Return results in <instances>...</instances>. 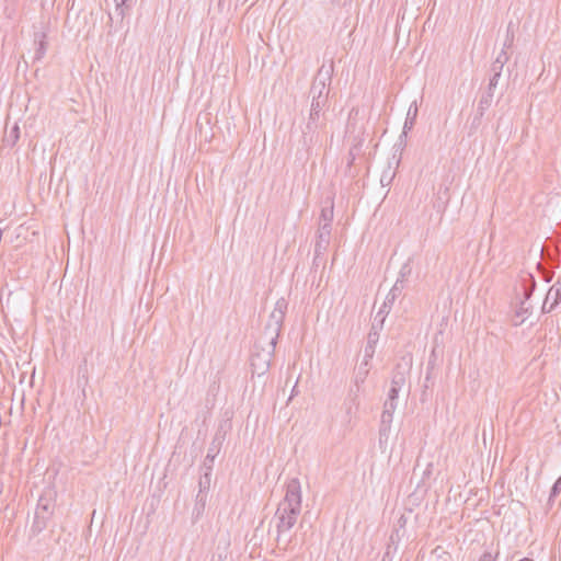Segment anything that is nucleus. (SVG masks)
Here are the masks:
<instances>
[{
  "label": "nucleus",
  "instance_id": "f257e3e1",
  "mask_svg": "<svg viewBox=\"0 0 561 561\" xmlns=\"http://www.w3.org/2000/svg\"><path fill=\"white\" fill-rule=\"evenodd\" d=\"M301 512V485L297 478L290 479L286 484L285 497L279 502L274 514L276 520V545L278 548L287 550L291 537H285L297 523V518Z\"/></svg>",
  "mask_w": 561,
  "mask_h": 561
},
{
  "label": "nucleus",
  "instance_id": "f03ea898",
  "mask_svg": "<svg viewBox=\"0 0 561 561\" xmlns=\"http://www.w3.org/2000/svg\"><path fill=\"white\" fill-rule=\"evenodd\" d=\"M56 507V491L51 488H46L37 500V505L34 512L33 522L30 526L28 538L37 537L45 530L55 512Z\"/></svg>",
  "mask_w": 561,
  "mask_h": 561
},
{
  "label": "nucleus",
  "instance_id": "7ed1b4c3",
  "mask_svg": "<svg viewBox=\"0 0 561 561\" xmlns=\"http://www.w3.org/2000/svg\"><path fill=\"white\" fill-rule=\"evenodd\" d=\"M287 308L288 302L285 298H280L276 301L275 308L270 314V319L264 330V335L267 339L268 345H276L284 323Z\"/></svg>",
  "mask_w": 561,
  "mask_h": 561
},
{
  "label": "nucleus",
  "instance_id": "20e7f679",
  "mask_svg": "<svg viewBox=\"0 0 561 561\" xmlns=\"http://www.w3.org/2000/svg\"><path fill=\"white\" fill-rule=\"evenodd\" d=\"M276 345H268V350H262L261 352H254L251 355V371L252 375L259 377L264 376L271 366V360L274 356Z\"/></svg>",
  "mask_w": 561,
  "mask_h": 561
},
{
  "label": "nucleus",
  "instance_id": "39448f33",
  "mask_svg": "<svg viewBox=\"0 0 561 561\" xmlns=\"http://www.w3.org/2000/svg\"><path fill=\"white\" fill-rule=\"evenodd\" d=\"M333 70H334L333 60H331L328 66L325 64H323L319 68L317 76H316V78L311 84V88H310V93L312 94V96L314 94H318V91H321V95H327V96L329 95L330 90L327 88V83L331 82Z\"/></svg>",
  "mask_w": 561,
  "mask_h": 561
},
{
  "label": "nucleus",
  "instance_id": "423d86ee",
  "mask_svg": "<svg viewBox=\"0 0 561 561\" xmlns=\"http://www.w3.org/2000/svg\"><path fill=\"white\" fill-rule=\"evenodd\" d=\"M319 127L320 122L308 117V122L306 123L305 128L301 129V134L298 139L299 148L305 149L308 152L311 149V147L318 142Z\"/></svg>",
  "mask_w": 561,
  "mask_h": 561
},
{
  "label": "nucleus",
  "instance_id": "0eeeda50",
  "mask_svg": "<svg viewBox=\"0 0 561 561\" xmlns=\"http://www.w3.org/2000/svg\"><path fill=\"white\" fill-rule=\"evenodd\" d=\"M222 442H224V435H220L219 432L216 433L215 437L213 438V440L208 447V451H207V455H206L204 463H203V468L205 470H208V471L213 470V462L220 451Z\"/></svg>",
  "mask_w": 561,
  "mask_h": 561
},
{
  "label": "nucleus",
  "instance_id": "6e6552de",
  "mask_svg": "<svg viewBox=\"0 0 561 561\" xmlns=\"http://www.w3.org/2000/svg\"><path fill=\"white\" fill-rule=\"evenodd\" d=\"M329 244L323 242L322 240H316L314 243V255L312 261L311 270L317 272L318 268H321L322 271L325 268L327 259H325V252L328 250Z\"/></svg>",
  "mask_w": 561,
  "mask_h": 561
},
{
  "label": "nucleus",
  "instance_id": "1a4fd4ad",
  "mask_svg": "<svg viewBox=\"0 0 561 561\" xmlns=\"http://www.w3.org/2000/svg\"><path fill=\"white\" fill-rule=\"evenodd\" d=\"M327 103V95H321V91H318V94L312 96L309 118L320 122L321 116L324 115L323 110L325 108Z\"/></svg>",
  "mask_w": 561,
  "mask_h": 561
},
{
  "label": "nucleus",
  "instance_id": "9d476101",
  "mask_svg": "<svg viewBox=\"0 0 561 561\" xmlns=\"http://www.w3.org/2000/svg\"><path fill=\"white\" fill-rule=\"evenodd\" d=\"M392 419H393L392 413H389L388 411H382L380 426H379V445L380 446H382V444H387V442H388Z\"/></svg>",
  "mask_w": 561,
  "mask_h": 561
},
{
  "label": "nucleus",
  "instance_id": "9b49d317",
  "mask_svg": "<svg viewBox=\"0 0 561 561\" xmlns=\"http://www.w3.org/2000/svg\"><path fill=\"white\" fill-rule=\"evenodd\" d=\"M546 304H550V309H556L561 305V277L550 287L546 295Z\"/></svg>",
  "mask_w": 561,
  "mask_h": 561
},
{
  "label": "nucleus",
  "instance_id": "f8f14e48",
  "mask_svg": "<svg viewBox=\"0 0 561 561\" xmlns=\"http://www.w3.org/2000/svg\"><path fill=\"white\" fill-rule=\"evenodd\" d=\"M46 37L47 35L45 32L34 33V43L37 45L34 55V60H41L45 56L48 46Z\"/></svg>",
  "mask_w": 561,
  "mask_h": 561
},
{
  "label": "nucleus",
  "instance_id": "ddd939ff",
  "mask_svg": "<svg viewBox=\"0 0 561 561\" xmlns=\"http://www.w3.org/2000/svg\"><path fill=\"white\" fill-rule=\"evenodd\" d=\"M408 373L409 370L405 367H403L401 364H398L393 369L390 386L402 389L407 382Z\"/></svg>",
  "mask_w": 561,
  "mask_h": 561
},
{
  "label": "nucleus",
  "instance_id": "4468645a",
  "mask_svg": "<svg viewBox=\"0 0 561 561\" xmlns=\"http://www.w3.org/2000/svg\"><path fill=\"white\" fill-rule=\"evenodd\" d=\"M371 359H365L363 358L362 363L359 364L355 377H354V383L357 388V391L360 389V385H363L369 374V363Z\"/></svg>",
  "mask_w": 561,
  "mask_h": 561
},
{
  "label": "nucleus",
  "instance_id": "2eb2a0df",
  "mask_svg": "<svg viewBox=\"0 0 561 561\" xmlns=\"http://www.w3.org/2000/svg\"><path fill=\"white\" fill-rule=\"evenodd\" d=\"M417 116V105L416 102H413L408 111L407 118L403 125V131L400 136V139L402 140L403 137H407V134L409 130H411L415 124Z\"/></svg>",
  "mask_w": 561,
  "mask_h": 561
},
{
  "label": "nucleus",
  "instance_id": "dca6fc26",
  "mask_svg": "<svg viewBox=\"0 0 561 561\" xmlns=\"http://www.w3.org/2000/svg\"><path fill=\"white\" fill-rule=\"evenodd\" d=\"M362 147V140H358L356 144H354L347 154V164H346V171L345 174L350 178H355V174L352 173V167L354 164V161L356 159V156L360 151Z\"/></svg>",
  "mask_w": 561,
  "mask_h": 561
},
{
  "label": "nucleus",
  "instance_id": "f3484780",
  "mask_svg": "<svg viewBox=\"0 0 561 561\" xmlns=\"http://www.w3.org/2000/svg\"><path fill=\"white\" fill-rule=\"evenodd\" d=\"M522 283H523V295H524V301L526 302V300H528L534 290H535V287H536V280H535V277L531 275V274H526L525 276L522 277Z\"/></svg>",
  "mask_w": 561,
  "mask_h": 561
},
{
  "label": "nucleus",
  "instance_id": "a211bd4d",
  "mask_svg": "<svg viewBox=\"0 0 561 561\" xmlns=\"http://www.w3.org/2000/svg\"><path fill=\"white\" fill-rule=\"evenodd\" d=\"M116 13L123 19L137 3V0H115Z\"/></svg>",
  "mask_w": 561,
  "mask_h": 561
},
{
  "label": "nucleus",
  "instance_id": "6ab92c4d",
  "mask_svg": "<svg viewBox=\"0 0 561 561\" xmlns=\"http://www.w3.org/2000/svg\"><path fill=\"white\" fill-rule=\"evenodd\" d=\"M378 340L379 337L375 336V333H368L367 343L364 350L365 359H373Z\"/></svg>",
  "mask_w": 561,
  "mask_h": 561
},
{
  "label": "nucleus",
  "instance_id": "aec40b11",
  "mask_svg": "<svg viewBox=\"0 0 561 561\" xmlns=\"http://www.w3.org/2000/svg\"><path fill=\"white\" fill-rule=\"evenodd\" d=\"M20 138V127L19 125L15 123L12 128L10 129L9 133H5L4 137H3V142L7 145V146H10V147H13L16 141L19 140Z\"/></svg>",
  "mask_w": 561,
  "mask_h": 561
},
{
  "label": "nucleus",
  "instance_id": "412c9836",
  "mask_svg": "<svg viewBox=\"0 0 561 561\" xmlns=\"http://www.w3.org/2000/svg\"><path fill=\"white\" fill-rule=\"evenodd\" d=\"M328 203H329V205L323 207L320 213V222H322V224H331L333 220V215H334L333 199H330Z\"/></svg>",
  "mask_w": 561,
  "mask_h": 561
},
{
  "label": "nucleus",
  "instance_id": "4be33fe9",
  "mask_svg": "<svg viewBox=\"0 0 561 561\" xmlns=\"http://www.w3.org/2000/svg\"><path fill=\"white\" fill-rule=\"evenodd\" d=\"M529 311V307H526V302L522 301L519 308L515 311V317L513 319V325L519 327L525 321V314Z\"/></svg>",
  "mask_w": 561,
  "mask_h": 561
},
{
  "label": "nucleus",
  "instance_id": "5701e85b",
  "mask_svg": "<svg viewBox=\"0 0 561 561\" xmlns=\"http://www.w3.org/2000/svg\"><path fill=\"white\" fill-rule=\"evenodd\" d=\"M323 242L330 244L331 239V224H322L319 222V229L317 233V240H322Z\"/></svg>",
  "mask_w": 561,
  "mask_h": 561
},
{
  "label": "nucleus",
  "instance_id": "b1692460",
  "mask_svg": "<svg viewBox=\"0 0 561 561\" xmlns=\"http://www.w3.org/2000/svg\"><path fill=\"white\" fill-rule=\"evenodd\" d=\"M404 286L398 283H394L390 291L386 297V306H392L396 299L401 295Z\"/></svg>",
  "mask_w": 561,
  "mask_h": 561
},
{
  "label": "nucleus",
  "instance_id": "393cba45",
  "mask_svg": "<svg viewBox=\"0 0 561 561\" xmlns=\"http://www.w3.org/2000/svg\"><path fill=\"white\" fill-rule=\"evenodd\" d=\"M411 273H412V267H411L410 263L409 262L404 263L399 271V276H398L396 283L404 286V283L408 279V277L411 275Z\"/></svg>",
  "mask_w": 561,
  "mask_h": 561
},
{
  "label": "nucleus",
  "instance_id": "a878e982",
  "mask_svg": "<svg viewBox=\"0 0 561 561\" xmlns=\"http://www.w3.org/2000/svg\"><path fill=\"white\" fill-rule=\"evenodd\" d=\"M358 392L359 391H357V388L355 390L351 389V391L348 393V398H347V400L350 401V405L347 407V410H346L347 414L352 413L353 407L355 408V410H358V407H359Z\"/></svg>",
  "mask_w": 561,
  "mask_h": 561
},
{
  "label": "nucleus",
  "instance_id": "bb28decb",
  "mask_svg": "<svg viewBox=\"0 0 561 561\" xmlns=\"http://www.w3.org/2000/svg\"><path fill=\"white\" fill-rule=\"evenodd\" d=\"M492 102L493 98H490V95L482 94L479 100L477 111L480 112V114H485L486 110H489L490 106L492 105Z\"/></svg>",
  "mask_w": 561,
  "mask_h": 561
},
{
  "label": "nucleus",
  "instance_id": "cd10ccee",
  "mask_svg": "<svg viewBox=\"0 0 561 561\" xmlns=\"http://www.w3.org/2000/svg\"><path fill=\"white\" fill-rule=\"evenodd\" d=\"M210 474H211V471L205 470L204 474L201 477L199 482H198V486H199L198 492H203V493L208 492L209 486H210Z\"/></svg>",
  "mask_w": 561,
  "mask_h": 561
},
{
  "label": "nucleus",
  "instance_id": "c85d7f7f",
  "mask_svg": "<svg viewBox=\"0 0 561 561\" xmlns=\"http://www.w3.org/2000/svg\"><path fill=\"white\" fill-rule=\"evenodd\" d=\"M483 116L484 114H480V112L476 111V114L470 122L469 136L473 135L481 126Z\"/></svg>",
  "mask_w": 561,
  "mask_h": 561
},
{
  "label": "nucleus",
  "instance_id": "c756f323",
  "mask_svg": "<svg viewBox=\"0 0 561 561\" xmlns=\"http://www.w3.org/2000/svg\"><path fill=\"white\" fill-rule=\"evenodd\" d=\"M207 500V493L198 492L196 495L195 510L199 514L204 510Z\"/></svg>",
  "mask_w": 561,
  "mask_h": 561
},
{
  "label": "nucleus",
  "instance_id": "7c9ffc66",
  "mask_svg": "<svg viewBox=\"0 0 561 561\" xmlns=\"http://www.w3.org/2000/svg\"><path fill=\"white\" fill-rule=\"evenodd\" d=\"M561 492V476L556 480L553 483L550 494H549V502H551L556 496H558Z\"/></svg>",
  "mask_w": 561,
  "mask_h": 561
},
{
  "label": "nucleus",
  "instance_id": "2f4dec72",
  "mask_svg": "<svg viewBox=\"0 0 561 561\" xmlns=\"http://www.w3.org/2000/svg\"><path fill=\"white\" fill-rule=\"evenodd\" d=\"M500 554L499 549L493 553L492 551H484L479 561H495Z\"/></svg>",
  "mask_w": 561,
  "mask_h": 561
},
{
  "label": "nucleus",
  "instance_id": "473e14b6",
  "mask_svg": "<svg viewBox=\"0 0 561 561\" xmlns=\"http://www.w3.org/2000/svg\"><path fill=\"white\" fill-rule=\"evenodd\" d=\"M495 60L499 64H502L503 66H505V64L510 60V55L507 54V51L505 49H502L500 51V54L497 55V57L495 58Z\"/></svg>",
  "mask_w": 561,
  "mask_h": 561
},
{
  "label": "nucleus",
  "instance_id": "72a5a7b5",
  "mask_svg": "<svg viewBox=\"0 0 561 561\" xmlns=\"http://www.w3.org/2000/svg\"><path fill=\"white\" fill-rule=\"evenodd\" d=\"M401 389L390 386L387 400L397 401Z\"/></svg>",
  "mask_w": 561,
  "mask_h": 561
},
{
  "label": "nucleus",
  "instance_id": "f704fd0d",
  "mask_svg": "<svg viewBox=\"0 0 561 561\" xmlns=\"http://www.w3.org/2000/svg\"><path fill=\"white\" fill-rule=\"evenodd\" d=\"M397 409V401L386 400L383 403V411H388L389 413H394Z\"/></svg>",
  "mask_w": 561,
  "mask_h": 561
},
{
  "label": "nucleus",
  "instance_id": "c9c22d12",
  "mask_svg": "<svg viewBox=\"0 0 561 561\" xmlns=\"http://www.w3.org/2000/svg\"><path fill=\"white\" fill-rule=\"evenodd\" d=\"M503 65L502 64H499L496 60H494L491 65V73H495V76L499 73V75H502V70H503Z\"/></svg>",
  "mask_w": 561,
  "mask_h": 561
},
{
  "label": "nucleus",
  "instance_id": "e433bc0d",
  "mask_svg": "<svg viewBox=\"0 0 561 561\" xmlns=\"http://www.w3.org/2000/svg\"><path fill=\"white\" fill-rule=\"evenodd\" d=\"M394 176V173L389 174L388 172H383L380 179L382 186L389 185Z\"/></svg>",
  "mask_w": 561,
  "mask_h": 561
},
{
  "label": "nucleus",
  "instance_id": "4c0bfd02",
  "mask_svg": "<svg viewBox=\"0 0 561 561\" xmlns=\"http://www.w3.org/2000/svg\"><path fill=\"white\" fill-rule=\"evenodd\" d=\"M434 356V351L432 352V356ZM434 365H435V359L433 358H430L428 363H427V373H426V378L425 380L428 381L430 378H431V374H432V370L434 369Z\"/></svg>",
  "mask_w": 561,
  "mask_h": 561
},
{
  "label": "nucleus",
  "instance_id": "58836bf2",
  "mask_svg": "<svg viewBox=\"0 0 561 561\" xmlns=\"http://www.w3.org/2000/svg\"><path fill=\"white\" fill-rule=\"evenodd\" d=\"M513 42H514V34L513 33L510 34V32H507L506 39L504 42V46L502 49L506 50V49L511 48L513 46Z\"/></svg>",
  "mask_w": 561,
  "mask_h": 561
},
{
  "label": "nucleus",
  "instance_id": "ea45409f",
  "mask_svg": "<svg viewBox=\"0 0 561 561\" xmlns=\"http://www.w3.org/2000/svg\"><path fill=\"white\" fill-rule=\"evenodd\" d=\"M501 78V75H496L495 73H491L490 78H489V84L491 87H496L497 83H499V79Z\"/></svg>",
  "mask_w": 561,
  "mask_h": 561
},
{
  "label": "nucleus",
  "instance_id": "a19ab883",
  "mask_svg": "<svg viewBox=\"0 0 561 561\" xmlns=\"http://www.w3.org/2000/svg\"><path fill=\"white\" fill-rule=\"evenodd\" d=\"M496 87H491L488 84L485 91L482 93L483 95H490V98H494V90Z\"/></svg>",
  "mask_w": 561,
  "mask_h": 561
},
{
  "label": "nucleus",
  "instance_id": "79ce46f5",
  "mask_svg": "<svg viewBox=\"0 0 561 561\" xmlns=\"http://www.w3.org/2000/svg\"><path fill=\"white\" fill-rule=\"evenodd\" d=\"M333 3L340 7H345L347 4H351L353 0H331Z\"/></svg>",
  "mask_w": 561,
  "mask_h": 561
},
{
  "label": "nucleus",
  "instance_id": "37998d69",
  "mask_svg": "<svg viewBox=\"0 0 561 561\" xmlns=\"http://www.w3.org/2000/svg\"><path fill=\"white\" fill-rule=\"evenodd\" d=\"M391 306H386V301L383 302L382 307L380 308L378 314H381V313H389V310H390Z\"/></svg>",
  "mask_w": 561,
  "mask_h": 561
},
{
  "label": "nucleus",
  "instance_id": "c03bdc74",
  "mask_svg": "<svg viewBox=\"0 0 561 561\" xmlns=\"http://www.w3.org/2000/svg\"><path fill=\"white\" fill-rule=\"evenodd\" d=\"M196 128L198 129L199 134L203 135V123L201 122V116H198L196 121Z\"/></svg>",
  "mask_w": 561,
  "mask_h": 561
},
{
  "label": "nucleus",
  "instance_id": "a18cd8bd",
  "mask_svg": "<svg viewBox=\"0 0 561 561\" xmlns=\"http://www.w3.org/2000/svg\"><path fill=\"white\" fill-rule=\"evenodd\" d=\"M553 309H550V305L548 306V304H546V300L543 301V305H542V308H541V311L543 313H549L551 312Z\"/></svg>",
  "mask_w": 561,
  "mask_h": 561
},
{
  "label": "nucleus",
  "instance_id": "49530a36",
  "mask_svg": "<svg viewBox=\"0 0 561 561\" xmlns=\"http://www.w3.org/2000/svg\"><path fill=\"white\" fill-rule=\"evenodd\" d=\"M368 333H375V336L379 337V331L375 324L371 325Z\"/></svg>",
  "mask_w": 561,
  "mask_h": 561
},
{
  "label": "nucleus",
  "instance_id": "de8ad7c7",
  "mask_svg": "<svg viewBox=\"0 0 561 561\" xmlns=\"http://www.w3.org/2000/svg\"><path fill=\"white\" fill-rule=\"evenodd\" d=\"M382 561H391L389 549L383 553Z\"/></svg>",
  "mask_w": 561,
  "mask_h": 561
},
{
  "label": "nucleus",
  "instance_id": "09e8293b",
  "mask_svg": "<svg viewBox=\"0 0 561 561\" xmlns=\"http://www.w3.org/2000/svg\"><path fill=\"white\" fill-rule=\"evenodd\" d=\"M210 561H224V559H222L221 554H218L217 558L215 556H213Z\"/></svg>",
  "mask_w": 561,
  "mask_h": 561
},
{
  "label": "nucleus",
  "instance_id": "8fccbe9b",
  "mask_svg": "<svg viewBox=\"0 0 561 561\" xmlns=\"http://www.w3.org/2000/svg\"><path fill=\"white\" fill-rule=\"evenodd\" d=\"M209 114H206L205 115V121H206V125L209 126L210 122H209V117H208ZM209 130H211V127H208Z\"/></svg>",
  "mask_w": 561,
  "mask_h": 561
},
{
  "label": "nucleus",
  "instance_id": "3c124183",
  "mask_svg": "<svg viewBox=\"0 0 561 561\" xmlns=\"http://www.w3.org/2000/svg\"><path fill=\"white\" fill-rule=\"evenodd\" d=\"M210 137H213V134L208 135L207 133H205V135H204L205 140H207Z\"/></svg>",
  "mask_w": 561,
  "mask_h": 561
},
{
  "label": "nucleus",
  "instance_id": "603ef678",
  "mask_svg": "<svg viewBox=\"0 0 561 561\" xmlns=\"http://www.w3.org/2000/svg\"><path fill=\"white\" fill-rule=\"evenodd\" d=\"M297 385L293 388L291 396L296 392Z\"/></svg>",
  "mask_w": 561,
  "mask_h": 561
}]
</instances>
